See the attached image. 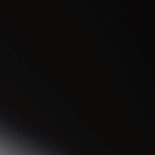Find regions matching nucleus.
Segmentation results:
<instances>
[{"label": "nucleus", "instance_id": "f257e3e1", "mask_svg": "<svg viewBox=\"0 0 155 155\" xmlns=\"http://www.w3.org/2000/svg\"><path fill=\"white\" fill-rule=\"evenodd\" d=\"M7 69H65L66 71V129H68V68H7Z\"/></svg>", "mask_w": 155, "mask_h": 155}, {"label": "nucleus", "instance_id": "f03ea898", "mask_svg": "<svg viewBox=\"0 0 155 155\" xmlns=\"http://www.w3.org/2000/svg\"><path fill=\"white\" fill-rule=\"evenodd\" d=\"M80 76L78 74H74L73 76L74 83V90L75 94H77L78 90V82L80 78Z\"/></svg>", "mask_w": 155, "mask_h": 155}, {"label": "nucleus", "instance_id": "7ed1b4c3", "mask_svg": "<svg viewBox=\"0 0 155 155\" xmlns=\"http://www.w3.org/2000/svg\"><path fill=\"white\" fill-rule=\"evenodd\" d=\"M61 54L60 51H58L53 58V59L56 61H59L61 59Z\"/></svg>", "mask_w": 155, "mask_h": 155}, {"label": "nucleus", "instance_id": "20e7f679", "mask_svg": "<svg viewBox=\"0 0 155 155\" xmlns=\"http://www.w3.org/2000/svg\"><path fill=\"white\" fill-rule=\"evenodd\" d=\"M75 125H76V126L77 127V126H78V122H77V121H75Z\"/></svg>", "mask_w": 155, "mask_h": 155}, {"label": "nucleus", "instance_id": "39448f33", "mask_svg": "<svg viewBox=\"0 0 155 155\" xmlns=\"http://www.w3.org/2000/svg\"><path fill=\"white\" fill-rule=\"evenodd\" d=\"M79 114H78L77 113H76V117L77 118Z\"/></svg>", "mask_w": 155, "mask_h": 155}, {"label": "nucleus", "instance_id": "423d86ee", "mask_svg": "<svg viewBox=\"0 0 155 155\" xmlns=\"http://www.w3.org/2000/svg\"><path fill=\"white\" fill-rule=\"evenodd\" d=\"M76 109H78V107L77 106L76 107Z\"/></svg>", "mask_w": 155, "mask_h": 155}]
</instances>
